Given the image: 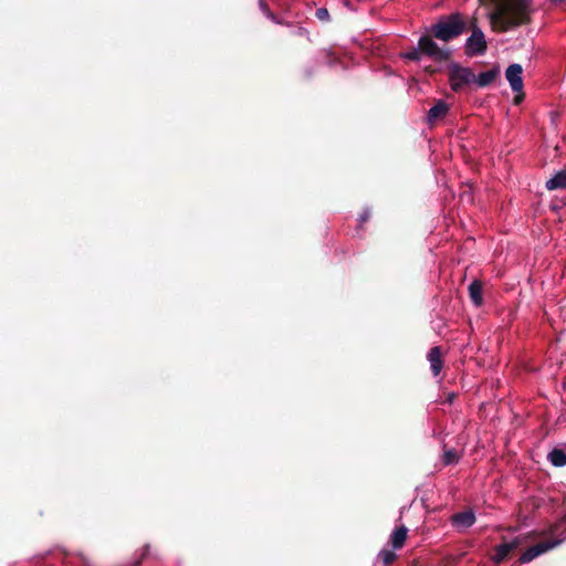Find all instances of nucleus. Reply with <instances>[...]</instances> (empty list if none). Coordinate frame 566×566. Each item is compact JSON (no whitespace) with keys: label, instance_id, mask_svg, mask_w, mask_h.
Returning <instances> with one entry per match:
<instances>
[{"label":"nucleus","instance_id":"f257e3e1","mask_svg":"<svg viewBox=\"0 0 566 566\" xmlns=\"http://www.w3.org/2000/svg\"><path fill=\"white\" fill-rule=\"evenodd\" d=\"M494 10L489 14L493 30L505 32L527 24L534 11L532 0H493Z\"/></svg>","mask_w":566,"mask_h":566},{"label":"nucleus","instance_id":"f03ea898","mask_svg":"<svg viewBox=\"0 0 566 566\" xmlns=\"http://www.w3.org/2000/svg\"><path fill=\"white\" fill-rule=\"evenodd\" d=\"M465 23L459 13H453L431 28V33L438 40L448 42L463 33Z\"/></svg>","mask_w":566,"mask_h":566},{"label":"nucleus","instance_id":"7ed1b4c3","mask_svg":"<svg viewBox=\"0 0 566 566\" xmlns=\"http://www.w3.org/2000/svg\"><path fill=\"white\" fill-rule=\"evenodd\" d=\"M562 528L564 531L560 533V537L538 543L526 549L520 557L521 563H530L537 556L556 547L566 538V516L551 530L552 535L559 534Z\"/></svg>","mask_w":566,"mask_h":566},{"label":"nucleus","instance_id":"20e7f679","mask_svg":"<svg viewBox=\"0 0 566 566\" xmlns=\"http://www.w3.org/2000/svg\"><path fill=\"white\" fill-rule=\"evenodd\" d=\"M448 78L451 90L455 93H460L474 84L475 74L470 67L453 63L448 69Z\"/></svg>","mask_w":566,"mask_h":566},{"label":"nucleus","instance_id":"39448f33","mask_svg":"<svg viewBox=\"0 0 566 566\" xmlns=\"http://www.w3.org/2000/svg\"><path fill=\"white\" fill-rule=\"evenodd\" d=\"M486 51V41L484 33L478 27H474L472 34L467 39L465 53L469 56L481 55Z\"/></svg>","mask_w":566,"mask_h":566},{"label":"nucleus","instance_id":"423d86ee","mask_svg":"<svg viewBox=\"0 0 566 566\" xmlns=\"http://www.w3.org/2000/svg\"><path fill=\"white\" fill-rule=\"evenodd\" d=\"M419 50L437 60V61H446L449 59L450 52L447 49H442L438 46V44L429 36H421L418 42Z\"/></svg>","mask_w":566,"mask_h":566},{"label":"nucleus","instance_id":"0eeeda50","mask_svg":"<svg viewBox=\"0 0 566 566\" xmlns=\"http://www.w3.org/2000/svg\"><path fill=\"white\" fill-rule=\"evenodd\" d=\"M523 543L520 536L510 542H504L495 547L492 560L495 565H500L513 551H515Z\"/></svg>","mask_w":566,"mask_h":566},{"label":"nucleus","instance_id":"6e6552de","mask_svg":"<svg viewBox=\"0 0 566 566\" xmlns=\"http://www.w3.org/2000/svg\"><path fill=\"white\" fill-rule=\"evenodd\" d=\"M523 69L520 64H511L505 71V77L513 92L521 93L523 90Z\"/></svg>","mask_w":566,"mask_h":566},{"label":"nucleus","instance_id":"1a4fd4ad","mask_svg":"<svg viewBox=\"0 0 566 566\" xmlns=\"http://www.w3.org/2000/svg\"><path fill=\"white\" fill-rule=\"evenodd\" d=\"M475 522V515L472 511L460 512L451 516L452 526L459 532H463Z\"/></svg>","mask_w":566,"mask_h":566},{"label":"nucleus","instance_id":"9d476101","mask_svg":"<svg viewBox=\"0 0 566 566\" xmlns=\"http://www.w3.org/2000/svg\"><path fill=\"white\" fill-rule=\"evenodd\" d=\"M449 112V105L444 101H438L428 112L429 124H434L438 119L443 118Z\"/></svg>","mask_w":566,"mask_h":566},{"label":"nucleus","instance_id":"9b49d317","mask_svg":"<svg viewBox=\"0 0 566 566\" xmlns=\"http://www.w3.org/2000/svg\"><path fill=\"white\" fill-rule=\"evenodd\" d=\"M428 360L430 361V368L434 376H438L442 369L443 361L440 347H432L428 353Z\"/></svg>","mask_w":566,"mask_h":566},{"label":"nucleus","instance_id":"f8f14e48","mask_svg":"<svg viewBox=\"0 0 566 566\" xmlns=\"http://www.w3.org/2000/svg\"><path fill=\"white\" fill-rule=\"evenodd\" d=\"M408 528L406 526H400L396 528L390 535V543L394 549H399L403 546L407 539Z\"/></svg>","mask_w":566,"mask_h":566},{"label":"nucleus","instance_id":"ddd939ff","mask_svg":"<svg viewBox=\"0 0 566 566\" xmlns=\"http://www.w3.org/2000/svg\"><path fill=\"white\" fill-rule=\"evenodd\" d=\"M548 190L565 189L566 188V170H560L546 181Z\"/></svg>","mask_w":566,"mask_h":566},{"label":"nucleus","instance_id":"4468645a","mask_svg":"<svg viewBox=\"0 0 566 566\" xmlns=\"http://www.w3.org/2000/svg\"><path fill=\"white\" fill-rule=\"evenodd\" d=\"M499 74L497 70H489L485 72L480 73L478 76H475V82L479 87H485L494 82Z\"/></svg>","mask_w":566,"mask_h":566},{"label":"nucleus","instance_id":"2eb2a0df","mask_svg":"<svg viewBox=\"0 0 566 566\" xmlns=\"http://www.w3.org/2000/svg\"><path fill=\"white\" fill-rule=\"evenodd\" d=\"M469 294L474 305L480 306L482 304V284L479 281H473L469 285Z\"/></svg>","mask_w":566,"mask_h":566},{"label":"nucleus","instance_id":"dca6fc26","mask_svg":"<svg viewBox=\"0 0 566 566\" xmlns=\"http://www.w3.org/2000/svg\"><path fill=\"white\" fill-rule=\"evenodd\" d=\"M548 460L555 467H564L566 465V453L562 449H553L548 453Z\"/></svg>","mask_w":566,"mask_h":566},{"label":"nucleus","instance_id":"f3484780","mask_svg":"<svg viewBox=\"0 0 566 566\" xmlns=\"http://www.w3.org/2000/svg\"><path fill=\"white\" fill-rule=\"evenodd\" d=\"M379 559L384 563V565L388 566L396 559V554L390 549H382L378 555Z\"/></svg>","mask_w":566,"mask_h":566},{"label":"nucleus","instance_id":"a211bd4d","mask_svg":"<svg viewBox=\"0 0 566 566\" xmlns=\"http://www.w3.org/2000/svg\"><path fill=\"white\" fill-rule=\"evenodd\" d=\"M458 460H459V454H458V452L455 450L450 449V450H446L444 451V453H443V463L446 465L455 463Z\"/></svg>","mask_w":566,"mask_h":566},{"label":"nucleus","instance_id":"6ab92c4d","mask_svg":"<svg viewBox=\"0 0 566 566\" xmlns=\"http://www.w3.org/2000/svg\"><path fill=\"white\" fill-rule=\"evenodd\" d=\"M421 53H422V52H421V51L419 50V48H418V49H413V50H411V51H409V52H406V53L403 54V57H405V59H408V60H411V61H419V60H420V56H421Z\"/></svg>","mask_w":566,"mask_h":566},{"label":"nucleus","instance_id":"aec40b11","mask_svg":"<svg viewBox=\"0 0 566 566\" xmlns=\"http://www.w3.org/2000/svg\"><path fill=\"white\" fill-rule=\"evenodd\" d=\"M260 6H261L262 11H263V12H264L269 18H271L272 20L276 21L275 15L270 11V8H269V6H268L266 3L261 2V3H260Z\"/></svg>","mask_w":566,"mask_h":566},{"label":"nucleus","instance_id":"412c9836","mask_svg":"<svg viewBox=\"0 0 566 566\" xmlns=\"http://www.w3.org/2000/svg\"><path fill=\"white\" fill-rule=\"evenodd\" d=\"M328 21L329 20V13L327 9L321 8V21Z\"/></svg>","mask_w":566,"mask_h":566},{"label":"nucleus","instance_id":"4be33fe9","mask_svg":"<svg viewBox=\"0 0 566 566\" xmlns=\"http://www.w3.org/2000/svg\"><path fill=\"white\" fill-rule=\"evenodd\" d=\"M295 33L300 36H306L308 39V32L302 27L296 28Z\"/></svg>","mask_w":566,"mask_h":566},{"label":"nucleus","instance_id":"5701e85b","mask_svg":"<svg viewBox=\"0 0 566 566\" xmlns=\"http://www.w3.org/2000/svg\"><path fill=\"white\" fill-rule=\"evenodd\" d=\"M521 99H522V96H516V97H515V102H516V103H520V102H521Z\"/></svg>","mask_w":566,"mask_h":566}]
</instances>
